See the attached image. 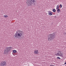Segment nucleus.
Returning a JSON list of instances; mask_svg holds the SVG:
<instances>
[{
  "label": "nucleus",
  "mask_w": 66,
  "mask_h": 66,
  "mask_svg": "<svg viewBox=\"0 0 66 66\" xmlns=\"http://www.w3.org/2000/svg\"><path fill=\"white\" fill-rule=\"evenodd\" d=\"M23 33V32L22 31L18 30L17 31H16V33L14 35L15 38H19L21 37Z\"/></svg>",
  "instance_id": "1"
},
{
  "label": "nucleus",
  "mask_w": 66,
  "mask_h": 66,
  "mask_svg": "<svg viewBox=\"0 0 66 66\" xmlns=\"http://www.w3.org/2000/svg\"><path fill=\"white\" fill-rule=\"evenodd\" d=\"M55 33H53L49 35L48 36V40L50 41L53 39V38L55 37Z\"/></svg>",
  "instance_id": "2"
},
{
  "label": "nucleus",
  "mask_w": 66,
  "mask_h": 66,
  "mask_svg": "<svg viewBox=\"0 0 66 66\" xmlns=\"http://www.w3.org/2000/svg\"><path fill=\"white\" fill-rule=\"evenodd\" d=\"M10 51V50L9 49L8 47H6L4 49V54H7Z\"/></svg>",
  "instance_id": "3"
},
{
  "label": "nucleus",
  "mask_w": 66,
  "mask_h": 66,
  "mask_svg": "<svg viewBox=\"0 0 66 66\" xmlns=\"http://www.w3.org/2000/svg\"><path fill=\"white\" fill-rule=\"evenodd\" d=\"M35 2V0H28V4L29 5H30Z\"/></svg>",
  "instance_id": "4"
},
{
  "label": "nucleus",
  "mask_w": 66,
  "mask_h": 66,
  "mask_svg": "<svg viewBox=\"0 0 66 66\" xmlns=\"http://www.w3.org/2000/svg\"><path fill=\"white\" fill-rule=\"evenodd\" d=\"M56 56H59L61 57H63V54L61 53V51H59L57 53L55 54Z\"/></svg>",
  "instance_id": "5"
},
{
  "label": "nucleus",
  "mask_w": 66,
  "mask_h": 66,
  "mask_svg": "<svg viewBox=\"0 0 66 66\" xmlns=\"http://www.w3.org/2000/svg\"><path fill=\"white\" fill-rule=\"evenodd\" d=\"M6 65L5 61H2L0 64V65L1 66H5Z\"/></svg>",
  "instance_id": "6"
},
{
  "label": "nucleus",
  "mask_w": 66,
  "mask_h": 66,
  "mask_svg": "<svg viewBox=\"0 0 66 66\" xmlns=\"http://www.w3.org/2000/svg\"><path fill=\"white\" fill-rule=\"evenodd\" d=\"M48 15L50 16H51V15H52V12L49 11H48Z\"/></svg>",
  "instance_id": "7"
},
{
  "label": "nucleus",
  "mask_w": 66,
  "mask_h": 66,
  "mask_svg": "<svg viewBox=\"0 0 66 66\" xmlns=\"http://www.w3.org/2000/svg\"><path fill=\"white\" fill-rule=\"evenodd\" d=\"M38 50H36L34 51V53L35 54H38Z\"/></svg>",
  "instance_id": "8"
},
{
  "label": "nucleus",
  "mask_w": 66,
  "mask_h": 66,
  "mask_svg": "<svg viewBox=\"0 0 66 66\" xmlns=\"http://www.w3.org/2000/svg\"><path fill=\"white\" fill-rule=\"evenodd\" d=\"M61 11L60 10V9H58L57 10V13H59Z\"/></svg>",
  "instance_id": "9"
},
{
  "label": "nucleus",
  "mask_w": 66,
  "mask_h": 66,
  "mask_svg": "<svg viewBox=\"0 0 66 66\" xmlns=\"http://www.w3.org/2000/svg\"><path fill=\"white\" fill-rule=\"evenodd\" d=\"M53 12H56V10L55 9H53Z\"/></svg>",
  "instance_id": "10"
},
{
  "label": "nucleus",
  "mask_w": 66,
  "mask_h": 66,
  "mask_svg": "<svg viewBox=\"0 0 66 66\" xmlns=\"http://www.w3.org/2000/svg\"><path fill=\"white\" fill-rule=\"evenodd\" d=\"M8 48H9V51L11 49H12V47H8Z\"/></svg>",
  "instance_id": "11"
},
{
  "label": "nucleus",
  "mask_w": 66,
  "mask_h": 66,
  "mask_svg": "<svg viewBox=\"0 0 66 66\" xmlns=\"http://www.w3.org/2000/svg\"><path fill=\"white\" fill-rule=\"evenodd\" d=\"M59 5H57V6L56 9H59Z\"/></svg>",
  "instance_id": "12"
},
{
  "label": "nucleus",
  "mask_w": 66,
  "mask_h": 66,
  "mask_svg": "<svg viewBox=\"0 0 66 66\" xmlns=\"http://www.w3.org/2000/svg\"><path fill=\"white\" fill-rule=\"evenodd\" d=\"M13 52L14 53H15L17 52V51H16V50H13Z\"/></svg>",
  "instance_id": "13"
},
{
  "label": "nucleus",
  "mask_w": 66,
  "mask_h": 66,
  "mask_svg": "<svg viewBox=\"0 0 66 66\" xmlns=\"http://www.w3.org/2000/svg\"><path fill=\"white\" fill-rule=\"evenodd\" d=\"M4 17H6V18H7V17H8V16L7 15H4Z\"/></svg>",
  "instance_id": "14"
},
{
  "label": "nucleus",
  "mask_w": 66,
  "mask_h": 66,
  "mask_svg": "<svg viewBox=\"0 0 66 66\" xmlns=\"http://www.w3.org/2000/svg\"><path fill=\"white\" fill-rule=\"evenodd\" d=\"M60 8H62V5L61 4H60Z\"/></svg>",
  "instance_id": "15"
},
{
  "label": "nucleus",
  "mask_w": 66,
  "mask_h": 66,
  "mask_svg": "<svg viewBox=\"0 0 66 66\" xmlns=\"http://www.w3.org/2000/svg\"><path fill=\"white\" fill-rule=\"evenodd\" d=\"M57 59H61V58H60L59 57H57Z\"/></svg>",
  "instance_id": "16"
},
{
  "label": "nucleus",
  "mask_w": 66,
  "mask_h": 66,
  "mask_svg": "<svg viewBox=\"0 0 66 66\" xmlns=\"http://www.w3.org/2000/svg\"><path fill=\"white\" fill-rule=\"evenodd\" d=\"M13 55H14V56L16 55V54H13Z\"/></svg>",
  "instance_id": "17"
},
{
  "label": "nucleus",
  "mask_w": 66,
  "mask_h": 66,
  "mask_svg": "<svg viewBox=\"0 0 66 66\" xmlns=\"http://www.w3.org/2000/svg\"><path fill=\"white\" fill-rule=\"evenodd\" d=\"M64 34V35H66V32H65V33H63Z\"/></svg>",
  "instance_id": "18"
},
{
  "label": "nucleus",
  "mask_w": 66,
  "mask_h": 66,
  "mask_svg": "<svg viewBox=\"0 0 66 66\" xmlns=\"http://www.w3.org/2000/svg\"><path fill=\"white\" fill-rule=\"evenodd\" d=\"M56 16H54V18H56Z\"/></svg>",
  "instance_id": "19"
}]
</instances>
